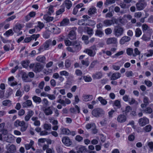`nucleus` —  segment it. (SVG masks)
Masks as SVG:
<instances>
[{"mask_svg":"<svg viewBox=\"0 0 153 153\" xmlns=\"http://www.w3.org/2000/svg\"><path fill=\"white\" fill-rule=\"evenodd\" d=\"M72 47H68L66 49L69 52L73 53L77 52L81 49V46L79 42L75 41L71 45Z\"/></svg>","mask_w":153,"mask_h":153,"instance_id":"1","label":"nucleus"},{"mask_svg":"<svg viewBox=\"0 0 153 153\" xmlns=\"http://www.w3.org/2000/svg\"><path fill=\"white\" fill-rule=\"evenodd\" d=\"M105 112L104 110L100 108H97L94 109L91 112V114L95 117L98 118L104 115Z\"/></svg>","mask_w":153,"mask_h":153,"instance_id":"2","label":"nucleus"},{"mask_svg":"<svg viewBox=\"0 0 153 153\" xmlns=\"http://www.w3.org/2000/svg\"><path fill=\"white\" fill-rule=\"evenodd\" d=\"M97 50L96 45H94L91 46L89 48L85 49L83 52L86 53L91 57H94L96 54V51Z\"/></svg>","mask_w":153,"mask_h":153,"instance_id":"3","label":"nucleus"},{"mask_svg":"<svg viewBox=\"0 0 153 153\" xmlns=\"http://www.w3.org/2000/svg\"><path fill=\"white\" fill-rule=\"evenodd\" d=\"M124 31V30L123 27L120 26H116L115 27L113 32L115 36L118 37L123 35Z\"/></svg>","mask_w":153,"mask_h":153,"instance_id":"4","label":"nucleus"},{"mask_svg":"<svg viewBox=\"0 0 153 153\" xmlns=\"http://www.w3.org/2000/svg\"><path fill=\"white\" fill-rule=\"evenodd\" d=\"M47 30L55 34H58L60 32L59 29L53 24H49Z\"/></svg>","mask_w":153,"mask_h":153,"instance_id":"5","label":"nucleus"},{"mask_svg":"<svg viewBox=\"0 0 153 153\" xmlns=\"http://www.w3.org/2000/svg\"><path fill=\"white\" fill-rule=\"evenodd\" d=\"M147 6L146 2L144 1H140L136 4V7L138 10H143Z\"/></svg>","mask_w":153,"mask_h":153,"instance_id":"6","label":"nucleus"},{"mask_svg":"<svg viewBox=\"0 0 153 153\" xmlns=\"http://www.w3.org/2000/svg\"><path fill=\"white\" fill-rule=\"evenodd\" d=\"M62 141L65 146H69L72 144V142L69 137L67 136L64 137L62 138Z\"/></svg>","mask_w":153,"mask_h":153,"instance_id":"7","label":"nucleus"},{"mask_svg":"<svg viewBox=\"0 0 153 153\" xmlns=\"http://www.w3.org/2000/svg\"><path fill=\"white\" fill-rule=\"evenodd\" d=\"M138 123L140 126H143L147 124H149V120L147 118L143 117L139 119Z\"/></svg>","mask_w":153,"mask_h":153,"instance_id":"8","label":"nucleus"},{"mask_svg":"<svg viewBox=\"0 0 153 153\" xmlns=\"http://www.w3.org/2000/svg\"><path fill=\"white\" fill-rule=\"evenodd\" d=\"M114 22H116V19H106L103 22L104 26L108 27L114 24Z\"/></svg>","mask_w":153,"mask_h":153,"instance_id":"9","label":"nucleus"},{"mask_svg":"<svg viewBox=\"0 0 153 153\" xmlns=\"http://www.w3.org/2000/svg\"><path fill=\"white\" fill-rule=\"evenodd\" d=\"M43 68V67L42 64L39 63H35V67L33 68V71L38 73L41 71Z\"/></svg>","mask_w":153,"mask_h":153,"instance_id":"10","label":"nucleus"},{"mask_svg":"<svg viewBox=\"0 0 153 153\" xmlns=\"http://www.w3.org/2000/svg\"><path fill=\"white\" fill-rule=\"evenodd\" d=\"M7 152L9 153H14L16 151V146L13 144H12L8 146L7 148Z\"/></svg>","mask_w":153,"mask_h":153,"instance_id":"11","label":"nucleus"},{"mask_svg":"<svg viewBox=\"0 0 153 153\" xmlns=\"http://www.w3.org/2000/svg\"><path fill=\"white\" fill-rule=\"evenodd\" d=\"M23 27V25L17 23L13 27V30L14 32L17 33L20 31Z\"/></svg>","mask_w":153,"mask_h":153,"instance_id":"12","label":"nucleus"},{"mask_svg":"<svg viewBox=\"0 0 153 153\" xmlns=\"http://www.w3.org/2000/svg\"><path fill=\"white\" fill-rule=\"evenodd\" d=\"M108 45L111 44H116L117 43V39L115 37H110L107 39L106 42Z\"/></svg>","mask_w":153,"mask_h":153,"instance_id":"13","label":"nucleus"},{"mask_svg":"<svg viewBox=\"0 0 153 153\" xmlns=\"http://www.w3.org/2000/svg\"><path fill=\"white\" fill-rule=\"evenodd\" d=\"M126 120V117L124 114H120L117 118V121L120 123H123L125 122Z\"/></svg>","mask_w":153,"mask_h":153,"instance_id":"14","label":"nucleus"},{"mask_svg":"<svg viewBox=\"0 0 153 153\" xmlns=\"http://www.w3.org/2000/svg\"><path fill=\"white\" fill-rule=\"evenodd\" d=\"M123 63L120 62H118L113 64L112 65V67L113 69L116 71L119 70L121 67L123 65Z\"/></svg>","mask_w":153,"mask_h":153,"instance_id":"15","label":"nucleus"},{"mask_svg":"<svg viewBox=\"0 0 153 153\" xmlns=\"http://www.w3.org/2000/svg\"><path fill=\"white\" fill-rule=\"evenodd\" d=\"M121 76L120 73L117 72L112 74L110 77L111 80H115L120 78Z\"/></svg>","mask_w":153,"mask_h":153,"instance_id":"16","label":"nucleus"},{"mask_svg":"<svg viewBox=\"0 0 153 153\" xmlns=\"http://www.w3.org/2000/svg\"><path fill=\"white\" fill-rule=\"evenodd\" d=\"M131 39V38L128 36H125L123 37L120 41V43L121 45H123L126 42H129Z\"/></svg>","mask_w":153,"mask_h":153,"instance_id":"17","label":"nucleus"},{"mask_svg":"<svg viewBox=\"0 0 153 153\" xmlns=\"http://www.w3.org/2000/svg\"><path fill=\"white\" fill-rule=\"evenodd\" d=\"M44 112L46 115H51L53 113V111L50 106L45 108L43 110Z\"/></svg>","mask_w":153,"mask_h":153,"instance_id":"18","label":"nucleus"},{"mask_svg":"<svg viewBox=\"0 0 153 153\" xmlns=\"http://www.w3.org/2000/svg\"><path fill=\"white\" fill-rule=\"evenodd\" d=\"M103 76L102 73L101 72H97L92 75L94 79H99L101 78Z\"/></svg>","mask_w":153,"mask_h":153,"instance_id":"19","label":"nucleus"},{"mask_svg":"<svg viewBox=\"0 0 153 153\" xmlns=\"http://www.w3.org/2000/svg\"><path fill=\"white\" fill-rule=\"evenodd\" d=\"M60 130L61 134L66 135H69L70 130L68 128L62 127L60 128Z\"/></svg>","mask_w":153,"mask_h":153,"instance_id":"20","label":"nucleus"},{"mask_svg":"<svg viewBox=\"0 0 153 153\" xmlns=\"http://www.w3.org/2000/svg\"><path fill=\"white\" fill-rule=\"evenodd\" d=\"M22 123L20 126L21 127L20 130L21 131L23 132L25 131L27 129L28 127V124L26 123L24 121Z\"/></svg>","mask_w":153,"mask_h":153,"instance_id":"21","label":"nucleus"},{"mask_svg":"<svg viewBox=\"0 0 153 153\" xmlns=\"http://www.w3.org/2000/svg\"><path fill=\"white\" fill-rule=\"evenodd\" d=\"M82 97L83 101L85 102L91 101L93 99V96L90 95H83Z\"/></svg>","mask_w":153,"mask_h":153,"instance_id":"22","label":"nucleus"},{"mask_svg":"<svg viewBox=\"0 0 153 153\" xmlns=\"http://www.w3.org/2000/svg\"><path fill=\"white\" fill-rule=\"evenodd\" d=\"M32 105V101L30 100H27L23 102L22 105L24 108L30 107Z\"/></svg>","mask_w":153,"mask_h":153,"instance_id":"23","label":"nucleus"},{"mask_svg":"<svg viewBox=\"0 0 153 153\" xmlns=\"http://www.w3.org/2000/svg\"><path fill=\"white\" fill-rule=\"evenodd\" d=\"M70 23L69 19L67 18L63 19L60 23V26H65L68 25Z\"/></svg>","mask_w":153,"mask_h":153,"instance_id":"24","label":"nucleus"},{"mask_svg":"<svg viewBox=\"0 0 153 153\" xmlns=\"http://www.w3.org/2000/svg\"><path fill=\"white\" fill-rule=\"evenodd\" d=\"M69 39L71 40L75 39H76V34L74 30H71L68 35Z\"/></svg>","mask_w":153,"mask_h":153,"instance_id":"25","label":"nucleus"},{"mask_svg":"<svg viewBox=\"0 0 153 153\" xmlns=\"http://www.w3.org/2000/svg\"><path fill=\"white\" fill-rule=\"evenodd\" d=\"M65 6L68 9H69L72 6L71 1L70 0H65L64 2Z\"/></svg>","mask_w":153,"mask_h":153,"instance_id":"26","label":"nucleus"},{"mask_svg":"<svg viewBox=\"0 0 153 153\" xmlns=\"http://www.w3.org/2000/svg\"><path fill=\"white\" fill-rule=\"evenodd\" d=\"M97 99L101 104L103 105H105L108 102L107 100L101 97L100 96L98 97Z\"/></svg>","mask_w":153,"mask_h":153,"instance_id":"27","label":"nucleus"},{"mask_svg":"<svg viewBox=\"0 0 153 153\" xmlns=\"http://www.w3.org/2000/svg\"><path fill=\"white\" fill-rule=\"evenodd\" d=\"M113 106H115L118 108L121 107V101L119 100H117L114 101Z\"/></svg>","mask_w":153,"mask_h":153,"instance_id":"28","label":"nucleus"},{"mask_svg":"<svg viewBox=\"0 0 153 153\" xmlns=\"http://www.w3.org/2000/svg\"><path fill=\"white\" fill-rule=\"evenodd\" d=\"M36 60L37 61L43 63L45 60V58L43 56H39L36 57Z\"/></svg>","mask_w":153,"mask_h":153,"instance_id":"29","label":"nucleus"},{"mask_svg":"<svg viewBox=\"0 0 153 153\" xmlns=\"http://www.w3.org/2000/svg\"><path fill=\"white\" fill-rule=\"evenodd\" d=\"M32 99L35 103H40L42 101L41 98L36 96H34L32 97Z\"/></svg>","mask_w":153,"mask_h":153,"instance_id":"30","label":"nucleus"},{"mask_svg":"<svg viewBox=\"0 0 153 153\" xmlns=\"http://www.w3.org/2000/svg\"><path fill=\"white\" fill-rule=\"evenodd\" d=\"M97 12V9L95 7H92L88 11L89 15H91Z\"/></svg>","mask_w":153,"mask_h":153,"instance_id":"31","label":"nucleus"},{"mask_svg":"<svg viewBox=\"0 0 153 153\" xmlns=\"http://www.w3.org/2000/svg\"><path fill=\"white\" fill-rule=\"evenodd\" d=\"M81 63L83 65H85L86 67L88 66L89 64L88 59L87 58L85 60H82L81 61Z\"/></svg>","mask_w":153,"mask_h":153,"instance_id":"32","label":"nucleus"},{"mask_svg":"<svg viewBox=\"0 0 153 153\" xmlns=\"http://www.w3.org/2000/svg\"><path fill=\"white\" fill-rule=\"evenodd\" d=\"M142 28L143 32L147 30H152V29H150V27L147 24H143L142 25Z\"/></svg>","mask_w":153,"mask_h":153,"instance_id":"33","label":"nucleus"},{"mask_svg":"<svg viewBox=\"0 0 153 153\" xmlns=\"http://www.w3.org/2000/svg\"><path fill=\"white\" fill-rule=\"evenodd\" d=\"M152 128V127L150 125H149L144 127L143 128V130L145 132H149L151 131Z\"/></svg>","mask_w":153,"mask_h":153,"instance_id":"34","label":"nucleus"},{"mask_svg":"<svg viewBox=\"0 0 153 153\" xmlns=\"http://www.w3.org/2000/svg\"><path fill=\"white\" fill-rule=\"evenodd\" d=\"M3 105L5 106H10L12 104L11 102L9 100H5L2 102Z\"/></svg>","mask_w":153,"mask_h":153,"instance_id":"35","label":"nucleus"},{"mask_svg":"<svg viewBox=\"0 0 153 153\" xmlns=\"http://www.w3.org/2000/svg\"><path fill=\"white\" fill-rule=\"evenodd\" d=\"M71 62L70 60L66 59L65 61V67L67 68L71 67Z\"/></svg>","mask_w":153,"mask_h":153,"instance_id":"36","label":"nucleus"},{"mask_svg":"<svg viewBox=\"0 0 153 153\" xmlns=\"http://www.w3.org/2000/svg\"><path fill=\"white\" fill-rule=\"evenodd\" d=\"M43 19L44 20L48 22L52 21L53 19V17L48 16L47 15H44L43 16Z\"/></svg>","mask_w":153,"mask_h":153,"instance_id":"37","label":"nucleus"},{"mask_svg":"<svg viewBox=\"0 0 153 153\" xmlns=\"http://www.w3.org/2000/svg\"><path fill=\"white\" fill-rule=\"evenodd\" d=\"M44 25L42 22H38L37 25L35 26V27L37 29L38 27H39V30H40L41 29L44 27Z\"/></svg>","mask_w":153,"mask_h":153,"instance_id":"38","label":"nucleus"},{"mask_svg":"<svg viewBox=\"0 0 153 153\" xmlns=\"http://www.w3.org/2000/svg\"><path fill=\"white\" fill-rule=\"evenodd\" d=\"M85 29L86 30L87 33L90 36L93 34V30L92 29L88 27H86Z\"/></svg>","mask_w":153,"mask_h":153,"instance_id":"39","label":"nucleus"},{"mask_svg":"<svg viewBox=\"0 0 153 153\" xmlns=\"http://www.w3.org/2000/svg\"><path fill=\"white\" fill-rule=\"evenodd\" d=\"M135 32V36L136 37H139L141 35L142 33L141 30L139 28L136 29Z\"/></svg>","mask_w":153,"mask_h":153,"instance_id":"40","label":"nucleus"},{"mask_svg":"<svg viewBox=\"0 0 153 153\" xmlns=\"http://www.w3.org/2000/svg\"><path fill=\"white\" fill-rule=\"evenodd\" d=\"M43 128L46 130L49 131L51 129V125L50 124L45 123L44 125Z\"/></svg>","mask_w":153,"mask_h":153,"instance_id":"41","label":"nucleus"},{"mask_svg":"<svg viewBox=\"0 0 153 153\" xmlns=\"http://www.w3.org/2000/svg\"><path fill=\"white\" fill-rule=\"evenodd\" d=\"M128 103L130 105L134 104L135 105H138V102L133 98H131V100L128 101Z\"/></svg>","mask_w":153,"mask_h":153,"instance_id":"42","label":"nucleus"},{"mask_svg":"<svg viewBox=\"0 0 153 153\" xmlns=\"http://www.w3.org/2000/svg\"><path fill=\"white\" fill-rule=\"evenodd\" d=\"M13 136L10 134H8L7 135V139L6 140L7 142L11 143L13 140Z\"/></svg>","mask_w":153,"mask_h":153,"instance_id":"43","label":"nucleus"},{"mask_svg":"<svg viewBox=\"0 0 153 153\" xmlns=\"http://www.w3.org/2000/svg\"><path fill=\"white\" fill-rule=\"evenodd\" d=\"M143 111L146 114H150L153 112V110L151 108L148 107L144 110Z\"/></svg>","mask_w":153,"mask_h":153,"instance_id":"44","label":"nucleus"},{"mask_svg":"<svg viewBox=\"0 0 153 153\" xmlns=\"http://www.w3.org/2000/svg\"><path fill=\"white\" fill-rule=\"evenodd\" d=\"M85 20L81 19L78 21V24L79 25L85 26L87 25V24L85 22Z\"/></svg>","mask_w":153,"mask_h":153,"instance_id":"45","label":"nucleus"},{"mask_svg":"<svg viewBox=\"0 0 153 153\" xmlns=\"http://www.w3.org/2000/svg\"><path fill=\"white\" fill-rule=\"evenodd\" d=\"M150 36H148L146 34H143L141 38V39L143 41H149L150 40Z\"/></svg>","mask_w":153,"mask_h":153,"instance_id":"46","label":"nucleus"},{"mask_svg":"<svg viewBox=\"0 0 153 153\" xmlns=\"http://www.w3.org/2000/svg\"><path fill=\"white\" fill-rule=\"evenodd\" d=\"M95 125L94 123H88L85 126V127L87 129H89L91 128H95Z\"/></svg>","mask_w":153,"mask_h":153,"instance_id":"47","label":"nucleus"},{"mask_svg":"<svg viewBox=\"0 0 153 153\" xmlns=\"http://www.w3.org/2000/svg\"><path fill=\"white\" fill-rule=\"evenodd\" d=\"M14 34V32L12 29H10L4 33V35L8 36H12Z\"/></svg>","mask_w":153,"mask_h":153,"instance_id":"48","label":"nucleus"},{"mask_svg":"<svg viewBox=\"0 0 153 153\" xmlns=\"http://www.w3.org/2000/svg\"><path fill=\"white\" fill-rule=\"evenodd\" d=\"M23 121H20L19 120H16L14 123V126L16 127L20 126Z\"/></svg>","mask_w":153,"mask_h":153,"instance_id":"49","label":"nucleus"},{"mask_svg":"<svg viewBox=\"0 0 153 153\" xmlns=\"http://www.w3.org/2000/svg\"><path fill=\"white\" fill-rule=\"evenodd\" d=\"M28 75L25 72H22V78L24 82H27V78H28Z\"/></svg>","mask_w":153,"mask_h":153,"instance_id":"50","label":"nucleus"},{"mask_svg":"<svg viewBox=\"0 0 153 153\" xmlns=\"http://www.w3.org/2000/svg\"><path fill=\"white\" fill-rule=\"evenodd\" d=\"M46 141L45 138H40L38 139V144L39 146H41L42 144L44 143Z\"/></svg>","mask_w":153,"mask_h":153,"instance_id":"51","label":"nucleus"},{"mask_svg":"<svg viewBox=\"0 0 153 153\" xmlns=\"http://www.w3.org/2000/svg\"><path fill=\"white\" fill-rule=\"evenodd\" d=\"M60 75L61 76H68L69 75V73L66 71L63 70L59 72Z\"/></svg>","mask_w":153,"mask_h":153,"instance_id":"52","label":"nucleus"},{"mask_svg":"<svg viewBox=\"0 0 153 153\" xmlns=\"http://www.w3.org/2000/svg\"><path fill=\"white\" fill-rule=\"evenodd\" d=\"M143 102L144 103L148 105L150 102V100L149 98L146 96H144L143 99Z\"/></svg>","mask_w":153,"mask_h":153,"instance_id":"53","label":"nucleus"},{"mask_svg":"<svg viewBox=\"0 0 153 153\" xmlns=\"http://www.w3.org/2000/svg\"><path fill=\"white\" fill-rule=\"evenodd\" d=\"M147 146L152 152L153 151V142L152 141L147 142Z\"/></svg>","mask_w":153,"mask_h":153,"instance_id":"54","label":"nucleus"},{"mask_svg":"<svg viewBox=\"0 0 153 153\" xmlns=\"http://www.w3.org/2000/svg\"><path fill=\"white\" fill-rule=\"evenodd\" d=\"M103 34V32L100 30H97L96 31L95 35H97L99 37H101Z\"/></svg>","mask_w":153,"mask_h":153,"instance_id":"55","label":"nucleus"},{"mask_svg":"<svg viewBox=\"0 0 153 153\" xmlns=\"http://www.w3.org/2000/svg\"><path fill=\"white\" fill-rule=\"evenodd\" d=\"M133 50L131 48H128L126 50V53L129 56L133 55Z\"/></svg>","mask_w":153,"mask_h":153,"instance_id":"56","label":"nucleus"},{"mask_svg":"<svg viewBox=\"0 0 153 153\" xmlns=\"http://www.w3.org/2000/svg\"><path fill=\"white\" fill-rule=\"evenodd\" d=\"M39 34H34L30 36V37L31 38L32 40L34 39L35 41H36L37 39L39 37Z\"/></svg>","mask_w":153,"mask_h":153,"instance_id":"57","label":"nucleus"},{"mask_svg":"<svg viewBox=\"0 0 153 153\" xmlns=\"http://www.w3.org/2000/svg\"><path fill=\"white\" fill-rule=\"evenodd\" d=\"M83 79L86 82H90L92 81V79L91 77L85 76L83 77Z\"/></svg>","mask_w":153,"mask_h":153,"instance_id":"58","label":"nucleus"},{"mask_svg":"<svg viewBox=\"0 0 153 153\" xmlns=\"http://www.w3.org/2000/svg\"><path fill=\"white\" fill-rule=\"evenodd\" d=\"M125 75L127 77H129L131 76H132L134 74L131 71H127L125 73Z\"/></svg>","mask_w":153,"mask_h":153,"instance_id":"59","label":"nucleus"},{"mask_svg":"<svg viewBox=\"0 0 153 153\" xmlns=\"http://www.w3.org/2000/svg\"><path fill=\"white\" fill-rule=\"evenodd\" d=\"M149 53L147 54L145 53L144 54V56H146L147 57H149L152 56L153 55V50L151 49L148 51Z\"/></svg>","mask_w":153,"mask_h":153,"instance_id":"60","label":"nucleus"},{"mask_svg":"<svg viewBox=\"0 0 153 153\" xmlns=\"http://www.w3.org/2000/svg\"><path fill=\"white\" fill-rule=\"evenodd\" d=\"M74 43V41L71 42L69 40H65V43L66 46H71Z\"/></svg>","mask_w":153,"mask_h":153,"instance_id":"61","label":"nucleus"},{"mask_svg":"<svg viewBox=\"0 0 153 153\" xmlns=\"http://www.w3.org/2000/svg\"><path fill=\"white\" fill-rule=\"evenodd\" d=\"M134 53H133V56L134 57L136 56L137 55H139L140 53V51L138 50L137 48H135L134 49Z\"/></svg>","mask_w":153,"mask_h":153,"instance_id":"62","label":"nucleus"},{"mask_svg":"<svg viewBox=\"0 0 153 153\" xmlns=\"http://www.w3.org/2000/svg\"><path fill=\"white\" fill-rule=\"evenodd\" d=\"M29 63L28 61H24L22 62V65L24 67L27 68L28 66Z\"/></svg>","mask_w":153,"mask_h":153,"instance_id":"63","label":"nucleus"},{"mask_svg":"<svg viewBox=\"0 0 153 153\" xmlns=\"http://www.w3.org/2000/svg\"><path fill=\"white\" fill-rule=\"evenodd\" d=\"M65 11L64 8L63 7L61 8L59 10H57L56 12V14L57 15H59L61 14H62V13H63Z\"/></svg>","mask_w":153,"mask_h":153,"instance_id":"64","label":"nucleus"}]
</instances>
